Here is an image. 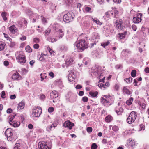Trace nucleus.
<instances>
[{
    "label": "nucleus",
    "instance_id": "16",
    "mask_svg": "<svg viewBox=\"0 0 149 149\" xmlns=\"http://www.w3.org/2000/svg\"><path fill=\"white\" fill-rule=\"evenodd\" d=\"M123 111V108L121 107L118 106L115 109V111L118 115H121Z\"/></svg>",
    "mask_w": 149,
    "mask_h": 149
},
{
    "label": "nucleus",
    "instance_id": "64",
    "mask_svg": "<svg viewBox=\"0 0 149 149\" xmlns=\"http://www.w3.org/2000/svg\"><path fill=\"white\" fill-rule=\"evenodd\" d=\"M12 109L10 108H9L7 110V113H10L12 112Z\"/></svg>",
    "mask_w": 149,
    "mask_h": 149
},
{
    "label": "nucleus",
    "instance_id": "28",
    "mask_svg": "<svg viewBox=\"0 0 149 149\" xmlns=\"http://www.w3.org/2000/svg\"><path fill=\"white\" fill-rule=\"evenodd\" d=\"M98 94V92L97 91L95 92H90L89 94L92 97H95L97 96Z\"/></svg>",
    "mask_w": 149,
    "mask_h": 149
},
{
    "label": "nucleus",
    "instance_id": "46",
    "mask_svg": "<svg viewBox=\"0 0 149 149\" xmlns=\"http://www.w3.org/2000/svg\"><path fill=\"white\" fill-rule=\"evenodd\" d=\"M131 52L129 50L125 49L122 52L125 55H128L127 53H130Z\"/></svg>",
    "mask_w": 149,
    "mask_h": 149
},
{
    "label": "nucleus",
    "instance_id": "34",
    "mask_svg": "<svg viewBox=\"0 0 149 149\" xmlns=\"http://www.w3.org/2000/svg\"><path fill=\"white\" fill-rule=\"evenodd\" d=\"M47 48L48 49L49 52L50 53V55L54 56L55 55L54 54L55 52H54V51L51 49L49 47H47Z\"/></svg>",
    "mask_w": 149,
    "mask_h": 149
},
{
    "label": "nucleus",
    "instance_id": "51",
    "mask_svg": "<svg viewBox=\"0 0 149 149\" xmlns=\"http://www.w3.org/2000/svg\"><path fill=\"white\" fill-rule=\"evenodd\" d=\"M48 110L49 113L52 112L54 111V108L52 107H50L48 108Z\"/></svg>",
    "mask_w": 149,
    "mask_h": 149
},
{
    "label": "nucleus",
    "instance_id": "20",
    "mask_svg": "<svg viewBox=\"0 0 149 149\" xmlns=\"http://www.w3.org/2000/svg\"><path fill=\"white\" fill-rule=\"evenodd\" d=\"M10 125H13L14 127H18L20 124V123L19 121H13V122H10Z\"/></svg>",
    "mask_w": 149,
    "mask_h": 149
},
{
    "label": "nucleus",
    "instance_id": "10",
    "mask_svg": "<svg viewBox=\"0 0 149 149\" xmlns=\"http://www.w3.org/2000/svg\"><path fill=\"white\" fill-rule=\"evenodd\" d=\"M63 125L64 127H67L70 130L74 125V124L69 121L67 120L64 123Z\"/></svg>",
    "mask_w": 149,
    "mask_h": 149
},
{
    "label": "nucleus",
    "instance_id": "40",
    "mask_svg": "<svg viewBox=\"0 0 149 149\" xmlns=\"http://www.w3.org/2000/svg\"><path fill=\"white\" fill-rule=\"evenodd\" d=\"M39 97L41 100L43 101L45 98V96L44 94H41L39 95Z\"/></svg>",
    "mask_w": 149,
    "mask_h": 149
},
{
    "label": "nucleus",
    "instance_id": "29",
    "mask_svg": "<svg viewBox=\"0 0 149 149\" xmlns=\"http://www.w3.org/2000/svg\"><path fill=\"white\" fill-rule=\"evenodd\" d=\"M83 62L85 65H87L88 63H90V61L88 59L87 57H85L83 61Z\"/></svg>",
    "mask_w": 149,
    "mask_h": 149
},
{
    "label": "nucleus",
    "instance_id": "59",
    "mask_svg": "<svg viewBox=\"0 0 149 149\" xmlns=\"http://www.w3.org/2000/svg\"><path fill=\"white\" fill-rule=\"evenodd\" d=\"M145 129L144 126L143 125H140V130H144Z\"/></svg>",
    "mask_w": 149,
    "mask_h": 149
},
{
    "label": "nucleus",
    "instance_id": "49",
    "mask_svg": "<svg viewBox=\"0 0 149 149\" xmlns=\"http://www.w3.org/2000/svg\"><path fill=\"white\" fill-rule=\"evenodd\" d=\"M11 43L10 44V46L11 47H14L16 45L15 42H10Z\"/></svg>",
    "mask_w": 149,
    "mask_h": 149
},
{
    "label": "nucleus",
    "instance_id": "47",
    "mask_svg": "<svg viewBox=\"0 0 149 149\" xmlns=\"http://www.w3.org/2000/svg\"><path fill=\"white\" fill-rule=\"evenodd\" d=\"M61 49L62 51H66L67 50L68 48L66 46L64 45H62L61 46Z\"/></svg>",
    "mask_w": 149,
    "mask_h": 149
},
{
    "label": "nucleus",
    "instance_id": "27",
    "mask_svg": "<svg viewBox=\"0 0 149 149\" xmlns=\"http://www.w3.org/2000/svg\"><path fill=\"white\" fill-rule=\"evenodd\" d=\"M92 20L97 24L101 25L102 24V23L100 22L98 19L97 18H92Z\"/></svg>",
    "mask_w": 149,
    "mask_h": 149
},
{
    "label": "nucleus",
    "instance_id": "25",
    "mask_svg": "<svg viewBox=\"0 0 149 149\" xmlns=\"http://www.w3.org/2000/svg\"><path fill=\"white\" fill-rule=\"evenodd\" d=\"M113 119V118L111 116L109 115L105 117V120L106 122H110Z\"/></svg>",
    "mask_w": 149,
    "mask_h": 149
},
{
    "label": "nucleus",
    "instance_id": "62",
    "mask_svg": "<svg viewBox=\"0 0 149 149\" xmlns=\"http://www.w3.org/2000/svg\"><path fill=\"white\" fill-rule=\"evenodd\" d=\"M82 88V86L79 84L77 85L75 87V88L76 89H81Z\"/></svg>",
    "mask_w": 149,
    "mask_h": 149
},
{
    "label": "nucleus",
    "instance_id": "1",
    "mask_svg": "<svg viewBox=\"0 0 149 149\" xmlns=\"http://www.w3.org/2000/svg\"><path fill=\"white\" fill-rule=\"evenodd\" d=\"M100 100L104 106L108 107L113 103L114 100V97L110 95H104L102 96Z\"/></svg>",
    "mask_w": 149,
    "mask_h": 149
},
{
    "label": "nucleus",
    "instance_id": "15",
    "mask_svg": "<svg viewBox=\"0 0 149 149\" xmlns=\"http://www.w3.org/2000/svg\"><path fill=\"white\" fill-rule=\"evenodd\" d=\"M76 96L75 95L72 94L69 99V101L71 103H73L76 101Z\"/></svg>",
    "mask_w": 149,
    "mask_h": 149
},
{
    "label": "nucleus",
    "instance_id": "56",
    "mask_svg": "<svg viewBox=\"0 0 149 149\" xmlns=\"http://www.w3.org/2000/svg\"><path fill=\"white\" fill-rule=\"evenodd\" d=\"M119 85L118 84H116L115 85L114 88V89L116 91H118L119 89Z\"/></svg>",
    "mask_w": 149,
    "mask_h": 149
},
{
    "label": "nucleus",
    "instance_id": "57",
    "mask_svg": "<svg viewBox=\"0 0 149 149\" xmlns=\"http://www.w3.org/2000/svg\"><path fill=\"white\" fill-rule=\"evenodd\" d=\"M49 40L52 42H54L56 41V39L55 38H50Z\"/></svg>",
    "mask_w": 149,
    "mask_h": 149
},
{
    "label": "nucleus",
    "instance_id": "31",
    "mask_svg": "<svg viewBox=\"0 0 149 149\" xmlns=\"http://www.w3.org/2000/svg\"><path fill=\"white\" fill-rule=\"evenodd\" d=\"M133 98L132 97H130L129 99L127 100L126 102V103L128 105H131L132 104V102L133 101Z\"/></svg>",
    "mask_w": 149,
    "mask_h": 149
},
{
    "label": "nucleus",
    "instance_id": "7",
    "mask_svg": "<svg viewBox=\"0 0 149 149\" xmlns=\"http://www.w3.org/2000/svg\"><path fill=\"white\" fill-rule=\"evenodd\" d=\"M76 76L74 72L72 70L69 72L68 76V79L70 82L74 81L75 78Z\"/></svg>",
    "mask_w": 149,
    "mask_h": 149
},
{
    "label": "nucleus",
    "instance_id": "38",
    "mask_svg": "<svg viewBox=\"0 0 149 149\" xmlns=\"http://www.w3.org/2000/svg\"><path fill=\"white\" fill-rule=\"evenodd\" d=\"M40 77L41 78V81H43L44 79H46V78L47 77V76L46 75L45 73L41 74Z\"/></svg>",
    "mask_w": 149,
    "mask_h": 149
},
{
    "label": "nucleus",
    "instance_id": "54",
    "mask_svg": "<svg viewBox=\"0 0 149 149\" xmlns=\"http://www.w3.org/2000/svg\"><path fill=\"white\" fill-rule=\"evenodd\" d=\"M88 98L87 97L85 96L82 98V101L84 102H86L88 101Z\"/></svg>",
    "mask_w": 149,
    "mask_h": 149
},
{
    "label": "nucleus",
    "instance_id": "39",
    "mask_svg": "<svg viewBox=\"0 0 149 149\" xmlns=\"http://www.w3.org/2000/svg\"><path fill=\"white\" fill-rule=\"evenodd\" d=\"M4 44L2 42H0V50L1 51L4 49Z\"/></svg>",
    "mask_w": 149,
    "mask_h": 149
},
{
    "label": "nucleus",
    "instance_id": "17",
    "mask_svg": "<svg viewBox=\"0 0 149 149\" xmlns=\"http://www.w3.org/2000/svg\"><path fill=\"white\" fill-rule=\"evenodd\" d=\"M58 96L57 92L56 91H53L50 93V97L52 99L56 98Z\"/></svg>",
    "mask_w": 149,
    "mask_h": 149
},
{
    "label": "nucleus",
    "instance_id": "32",
    "mask_svg": "<svg viewBox=\"0 0 149 149\" xmlns=\"http://www.w3.org/2000/svg\"><path fill=\"white\" fill-rule=\"evenodd\" d=\"M132 78L131 77H130L128 78L125 79L124 80V81H125L127 83L129 84L132 82Z\"/></svg>",
    "mask_w": 149,
    "mask_h": 149
},
{
    "label": "nucleus",
    "instance_id": "6",
    "mask_svg": "<svg viewBox=\"0 0 149 149\" xmlns=\"http://www.w3.org/2000/svg\"><path fill=\"white\" fill-rule=\"evenodd\" d=\"M73 57L71 56H67L65 61V65L67 67L69 65L72 64L74 62Z\"/></svg>",
    "mask_w": 149,
    "mask_h": 149
},
{
    "label": "nucleus",
    "instance_id": "4",
    "mask_svg": "<svg viewBox=\"0 0 149 149\" xmlns=\"http://www.w3.org/2000/svg\"><path fill=\"white\" fill-rule=\"evenodd\" d=\"M74 15L72 12H68L63 16V21L66 23H69L72 21L74 18Z\"/></svg>",
    "mask_w": 149,
    "mask_h": 149
},
{
    "label": "nucleus",
    "instance_id": "23",
    "mask_svg": "<svg viewBox=\"0 0 149 149\" xmlns=\"http://www.w3.org/2000/svg\"><path fill=\"white\" fill-rule=\"evenodd\" d=\"M126 34V32L123 33H119L118 35V38L120 39H123L125 38Z\"/></svg>",
    "mask_w": 149,
    "mask_h": 149
},
{
    "label": "nucleus",
    "instance_id": "37",
    "mask_svg": "<svg viewBox=\"0 0 149 149\" xmlns=\"http://www.w3.org/2000/svg\"><path fill=\"white\" fill-rule=\"evenodd\" d=\"M110 42L109 41H107L106 42H103L101 43V45L104 48H105V47L109 44Z\"/></svg>",
    "mask_w": 149,
    "mask_h": 149
},
{
    "label": "nucleus",
    "instance_id": "45",
    "mask_svg": "<svg viewBox=\"0 0 149 149\" xmlns=\"http://www.w3.org/2000/svg\"><path fill=\"white\" fill-rule=\"evenodd\" d=\"M20 146V145L19 143H16L15 144V146L14 147L13 149H21L20 148H19Z\"/></svg>",
    "mask_w": 149,
    "mask_h": 149
},
{
    "label": "nucleus",
    "instance_id": "22",
    "mask_svg": "<svg viewBox=\"0 0 149 149\" xmlns=\"http://www.w3.org/2000/svg\"><path fill=\"white\" fill-rule=\"evenodd\" d=\"M123 91L124 93L127 95H130L131 93V92L127 88L126 86H125L123 87Z\"/></svg>",
    "mask_w": 149,
    "mask_h": 149
},
{
    "label": "nucleus",
    "instance_id": "41",
    "mask_svg": "<svg viewBox=\"0 0 149 149\" xmlns=\"http://www.w3.org/2000/svg\"><path fill=\"white\" fill-rule=\"evenodd\" d=\"M112 130L114 132H117L119 130V128L117 126L114 125L112 127Z\"/></svg>",
    "mask_w": 149,
    "mask_h": 149
},
{
    "label": "nucleus",
    "instance_id": "52",
    "mask_svg": "<svg viewBox=\"0 0 149 149\" xmlns=\"http://www.w3.org/2000/svg\"><path fill=\"white\" fill-rule=\"evenodd\" d=\"M87 132L88 133H90L92 131V128L91 127H88L86 129Z\"/></svg>",
    "mask_w": 149,
    "mask_h": 149
},
{
    "label": "nucleus",
    "instance_id": "58",
    "mask_svg": "<svg viewBox=\"0 0 149 149\" xmlns=\"http://www.w3.org/2000/svg\"><path fill=\"white\" fill-rule=\"evenodd\" d=\"M10 97L12 100L15 99L16 97V95L15 94L11 95H10Z\"/></svg>",
    "mask_w": 149,
    "mask_h": 149
},
{
    "label": "nucleus",
    "instance_id": "35",
    "mask_svg": "<svg viewBox=\"0 0 149 149\" xmlns=\"http://www.w3.org/2000/svg\"><path fill=\"white\" fill-rule=\"evenodd\" d=\"M55 126L54 125V124H52V125L50 126V127H47V130L49 131H50L52 130V128L53 127L54 128L55 127Z\"/></svg>",
    "mask_w": 149,
    "mask_h": 149
},
{
    "label": "nucleus",
    "instance_id": "2",
    "mask_svg": "<svg viewBox=\"0 0 149 149\" xmlns=\"http://www.w3.org/2000/svg\"><path fill=\"white\" fill-rule=\"evenodd\" d=\"M13 130L10 128H8L5 132V135L9 141H15L17 139V136L13 133Z\"/></svg>",
    "mask_w": 149,
    "mask_h": 149
},
{
    "label": "nucleus",
    "instance_id": "26",
    "mask_svg": "<svg viewBox=\"0 0 149 149\" xmlns=\"http://www.w3.org/2000/svg\"><path fill=\"white\" fill-rule=\"evenodd\" d=\"M37 108L36 107L32 111V115L34 117L36 118L37 117Z\"/></svg>",
    "mask_w": 149,
    "mask_h": 149
},
{
    "label": "nucleus",
    "instance_id": "48",
    "mask_svg": "<svg viewBox=\"0 0 149 149\" xmlns=\"http://www.w3.org/2000/svg\"><path fill=\"white\" fill-rule=\"evenodd\" d=\"M109 86V83L108 82H106L105 84H104L103 88H106Z\"/></svg>",
    "mask_w": 149,
    "mask_h": 149
},
{
    "label": "nucleus",
    "instance_id": "9",
    "mask_svg": "<svg viewBox=\"0 0 149 149\" xmlns=\"http://www.w3.org/2000/svg\"><path fill=\"white\" fill-rule=\"evenodd\" d=\"M142 15V14L141 13H138L136 17H134L133 18V22L135 23H138L140 22L142 20L141 17Z\"/></svg>",
    "mask_w": 149,
    "mask_h": 149
},
{
    "label": "nucleus",
    "instance_id": "8",
    "mask_svg": "<svg viewBox=\"0 0 149 149\" xmlns=\"http://www.w3.org/2000/svg\"><path fill=\"white\" fill-rule=\"evenodd\" d=\"M116 26L117 28L121 30H123L125 28L122 25V20L121 19H120L119 21H116Z\"/></svg>",
    "mask_w": 149,
    "mask_h": 149
},
{
    "label": "nucleus",
    "instance_id": "43",
    "mask_svg": "<svg viewBox=\"0 0 149 149\" xmlns=\"http://www.w3.org/2000/svg\"><path fill=\"white\" fill-rule=\"evenodd\" d=\"M97 147V146L95 143H93L91 146V149H96Z\"/></svg>",
    "mask_w": 149,
    "mask_h": 149
},
{
    "label": "nucleus",
    "instance_id": "12",
    "mask_svg": "<svg viewBox=\"0 0 149 149\" xmlns=\"http://www.w3.org/2000/svg\"><path fill=\"white\" fill-rule=\"evenodd\" d=\"M9 29L10 33L13 34L17 33L18 31L17 29L14 25H13L9 27Z\"/></svg>",
    "mask_w": 149,
    "mask_h": 149
},
{
    "label": "nucleus",
    "instance_id": "63",
    "mask_svg": "<svg viewBox=\"0 0 149 149\" xmlns=\"http://www.w3.org/2000/svg\"><path fill=\"white\" fill-rule=\"evenodd\" d=\"M5 93L4 91H3L1 92V97L3 98H5Z\"/></svg>",
    "mask_w": 149,
    "mask_h": 149
},
{
    "label": "nucleus",
    "instance_id": "13",
    "mask_svg": "<svg viewBox=\"0 0 149 149\" xmlns=\"http://www.w3.org/2000/svg\"><path fill=\"white\" fill-rule=\"evenodd\" d=\"M38 147L39 149H49L47 145L41 142H39Z\"/></svg>",
    "mask_w": 149,
    "mask_h": 149
},
{
    "label": "nucleus",
    "instance_id": "50",
    "mask_svg": "<svg viewBox=\"0 0 149 149\" xmlns=\"http://www.w3.org/2000/svg\"><path fill=\"white\" fill-rule=\"evenodd\" d=\"M91 8L88 7H86L85 8V11L88 12H91Z\"/></svg>",
    "mask_w": 149,
    "mask_h": 149
},
{
    "label": "nucleus",
    "instance_id": "24",
    "mask_svg": "<svg viewBox=\"0 0 149 149\" xmlns=\"http://www.w3.org/2000/svg\"><path fill=\"white\" fill-rule=\"evenodd\" d=\"M58 34L59 35V38H61L64 36V33L61 29H59L57 32Z\"/></svg>",
    "mask_w": 149,
    "mask_h": 149
},
{
    "label": "nucleus",
    "instance_id": "61",
    "mask_svg": "<svg viewBox=\"0 0 149 149\" xmlns=\"http://www.w3.org/2000/svg\"><path fill=\"white\" fill-rule=\"evenodd\" d=\"M98 86L100 88H101V89H103L102 88H103L104 84L99 83L98 84Z\"/></svg>",
    "mask_w": 149,
    "mask_h": 149
},
{
    "label": "nucleus",
    "instance_id": "14",
    "mask_svg": "<svg viewBox=\"0 0 149 149\" xmlns=\"http://www.w3.org/2000/svg\"><path fill=\"white\" fill-rule=\"evenodd\" d=\"M16 59L18 62L21 64H23L26 62V58L25 57L17 56Z\"/></svg>",
    "mask_w": 149,
    "mask_h": 149
},
{
    "label": "nucleus",
    "instance_id": "42",
    "mask_svg": "<svg viewBox=\"0 0 149 149\" xmlns=\"http://www.w3.org/2000/svg\"><path fill=\"white\" fill-rule=\"evenodd\" d=\"M136 71L134 70H133L131 73V75L132 77H134L136 76Z\"/></svg>",
    "mask_w": 149,
    "mask_h": 149
},
{
    "label": "nucleus",
    "instance_id": "60",
    "mask_svg": "<svg viewBox=\"0 0 149 149\" xmlns=\"http://www.w3.org/2000/svg\"><path fill=\"white\" fill-rule=\"evenodd\" d=\"M50 29H47L45 32V33L47 35H48L50 33Z\"/></svg>",
    "mask_w": 149,
    "mask_h": 149
},
{
    "label": "nucleus",
    "instance_id": "33",
    "mask_svg": "<svg viewBox=\"0 0 149 149\" xmlns=\"http://www.w3.org/2000/svg\"><path fill=\"white\" fill-rule=\"evenodd\" d=\"M1 15L4 21H6L7 20L6 13L5 12H2L1 13Z\"/></svg>",
    "mask_w": 149,
    "mask_h": 149
},
{
    "label": "nucleus",
    "instance_id": "3",
    "mask_svg": "<svg viewBox=\"0 0 149 149\" xmlns=\"http://www.w3.org/2000/svg\"><path fill=\"white\" fill-rule=\"evenodd\" d=\"M74 45L76 46L78 49L80 51H83L88 47L86 42L84 40H81L76 42Z\"/></svg>",
    "mask_w": 149,
    "mask_h": 149
},
{
    "label": "nucleus",
    "instance_id": "30",
    "mask_svg": "<svg viewBox=\"0 0 149 149\" xmlns=\"http://www.w3.org/2000/svg\"><path fill=\"white\" fill-rule=\"evenodd\" d=\"M130 142H129V146H130L131 147H133L135 145V143L134 140H132L131 139H129Z\"/></svg>",
    "mask_w": 149,
    "mask_h": 149
},
{
    "label": "nucleus",
    "instance_id": "18",
    "mask_svg": "<svg viewBox=\"0 0 149 149\" xmlns=\"http://www.w3.org/2000/svg\"><path fill=\"white\" fill-rule=\"evenodd\" d=\"M100 36L98 33L96 32H94L93 33L92 36V40L99 39Z\"/></svg>",
    "mask_w": 149,
    "mask_h": 149
},
{
    "label": "nucleus",
    "instance_id": "19",
    "mask_svg": "<svg viewBox=\"0 0 149 149\" xmlns=\"http://www.w3.org/2000/svg\"><path fill=\"white\" fill-rule=\"evenodd\" d=\"M113 11H108L105 13V17H106L108 18H111L113 16Z\"/></svg>",
    "mask_w": 149,
    "mask_h": 149
},
{
    "label": "nucleus",
    "instance_id": "44",
    "mask_svg": "<svg viewBox=\"0 0 149 149\" xmlns=\"http://www.w3.org/2000/svg\"><path fill=\"white\" fill-rule=\"evenodd\" d=\"M4 37L6 39V40H9L10 42H11L12 39L8 36L6 34L4 33H3Z\"/></svg>",
    "mask_w": 149,
    "mask_h": 149
},
{
    "label": "nucleus",
    "instance_id": "53",
    "mask_svg": "<svg viewBox=\"0 0 149 149\" xmlns=\"http://www.w3.org/2000/svg\"><path fill=\"white\" fill-rule=\"evenodd\" d=\"M41 20H42V22L43 24H45L47 22L46 19L44 17L41 16Z\"/></svg>",
    "mask_w": 149,
    "mask_h": 149
},
{
    "label": "nucleus",
    "instance_id": "5",
    "mask_svg": "<svg viewBox=\"0 0 149 149\" xmlns=\"http://www.w3.org/2000/svg\"><path fill=\"white\" fill-rule=\"evenodd\" d=\"M136 113L134 111H132L129 115L127 119V121L129 124L133 123L136 117Z\"/></svg>",
    "mask_w": 149,
    "mask_h": 149
},
{
    "label": "nucleus",
    "instance_id": "11",
    "mask_svg": "<svg viewBox=\"0 0 149 149\" xmlns=\"http://www.w3.org/2000/svg\"><path fill=\"white\" fill-rule=\"evenodd\" d=\"M11 78L14 80H20L22 78L21 76L17 72L13 74Z\"/></svg>",
    "mask_w": 149,
    "mask_h": 149
},
{
    "label": "nucleus",
    "instance_id": "55",
    "mask_svg": "<svg viewBox=\"0 0 149 149\" xmlns=\"http://www.w3.org/2000/svg\"><path fill=\"white\" fill-rule=\"evenodd\" d=\"M14 117V116H11V117L10 118L9 120V123L10 124V122L12 123L13 122V120Z\"/></svg>",
    "mask_w": 149,
    "mask_h": 149
},
{
    "label": "nucleus",
    "instance_id": "21",
    "mask_svg": "<svg viewBox=\"0 0 149 149\" xmlns=\"http://www.w3.org/2000/svg\"><path fill=\"white\" fill-rule=\"evenodd\" d=\"M25 106V103L23 101H21L18 104V109H23Z\"/></svg>",
    "mask_w": 149,
    "mask_h": 149
},
{
    "label": "nucleus",
    "instance_id": "36",
    "mask_svg": "<svg viewBox=\"0 0 149 149\" xmlns=\"http://www.w3.org/2000/svg\"><path fill=\"white\" fill-rule=\"evenodd\" d=\"M26 51L28 52H31L32 51V49L29 45L27 46L25 48Z\"/></svg>",
    "mask_w": 149,
    "mask_h": 149
}]
</instances>
